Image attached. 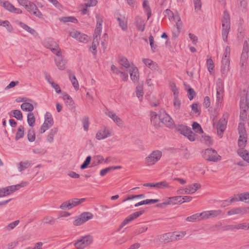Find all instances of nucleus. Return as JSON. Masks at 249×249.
Wrapping results in <instances>:
<instances>
[{"label":"nucleus","mask_w":249,"mask_h":249,"mask_svg":"<svg viewBox=\"0 0 249 249\" xmlns=\"http://www.w3.org/2000/svg\"><path fill=\"white\" fill-rule=\"evenodd\" d=\"M240 119L244 121L247 119L246 111L249 109V85L247 90H244L241 93L240 102Z\"/></svg>","instance_id":"1"},{"label":"nucleus","mask_w":249,"mask_h":249,"mask_svg":"<svg viewBox=\"0 0 249 249\" xmlns=\"http://www.w3.org/2000/svg\"><path fill=\"white\" fill-rule=\"evenodd\" d=\"M222 36L224 41L228 40V36L230 30V17L227 10H225L222 19Z\"/></svg>","instance_id":"2"},{"label":"nucleus","mask_w":249,"mask_h":249,"mask_svg":"<svg viewBox=\"0 0 249 249\" xmlns=\"http://www.w3.org/2000/svg\"><path fill=\"white\" fill-rule=\"evenodd\" d=\"M238 130L239 134L238 145L241 149H243L245 147L247 142V133L244 123H239Z\"/></svg>","instance_id":"3"},{"label":"nucleus","mask_w":249,"mask_h":249,"mask_svg":"<svg viewBox=\"0 0 249 249\" xmlns=\"http://www.w3.org/2000/svg\"><path fill=\"white\" fill-rule=\"evenodd\" d=\"M176 129L178 132L186 137L190 141H195L196 135L190 127L183 124H180L176 127Z\"/></svg>","instance_id":"4"},{"label":"nucleus","mask_w":249,"mask_h":249,"mask_svg":"<svg viewBox=\"0 0 249 249\" xmlns=\"http://www.w3.org/2000/svg\"><path fill=\"white\" fill-rule=\"evenodd\" d=\"M203 157L209 161L217 162L221 159V157L212 148H207L203 152Z\"/></svg>","instance_id":"5"},{"label":"nucleus","mask_w":249,"mask_h":249,"mask_svg":"<svg viewBox=\"0 0 249 249\" xmlns=\"http://www.w3.org/2000/svg\"><path fill=\"white\" fill-rule=\"evenodd\" d=\"M93 241V237L90 235H87L74 243V246L77 249H83L90 245Z\"/></svg>","instance_id":"6"},{"label":"nucleus","mask_w":249,"mask_h":249,"mask_svg":"<svg viewBox=\"0 0 249 249\" xmlns=\"http://www.w3.org/2000/svg\"><path fill=\"white\" fill-rule=\"evenodd\" d=\"M162 156V152L160 150L153 151L145 158V163L147 166H151L157 162Z\"/></svg>","instance_id":"7"},{"label":"nucleus","mask_w":249,"mask_h":249,"mask_svg":"<svg viewBox=\"0 0 249 249\" xmlns=\"http://www.w3.org/2000/svg\"><path fill=\"white\" fill-rule=\"evenodd\" d=\"M228 117V114L224 113L222 118L218 122L216 129L217 134L220 138H222L223 132L226 128Z\"/></svg>","instance_id":"8"},{"label":"nucleus","mask_w":249,"mask_h":249,"mask_svg":"<svg viewBox=\"0 0 249 249\" xmlns=\"http://www.w3.org/2000/svg\"><path fill=\"white\" fill-rule=\"evenodd\" d=\"M53 119L51 113L47 112L45 115L44 123L40 128V133H44L47 129L51 127L53 124Z\"/></svg>","instance_id":"9"},{"label":"nucleus","mask_w":249,"mask_h":249,"mask_svg":"<svg viewBox=\"0 0 249 249\" xmlns=\"http://www.w3.org/2000/svg\"><path fill=\"white\" fill-rule=\"evenodd\" d=\"M144 212V210H141L138 212H136L124 219V220L121 223L120 228L121 229L125 225L127 224L129 222L134 220L135 219L139 217L140 216L142 215Z\"/></svg>","instance_id":"10"},{"label":"nucleus","mask_w":249,"mask_h":249,"mask_svg":"<svg viewBox=\"0 0 249 249\" xmlns=\"http://www.w3.org/2000/svg\"><path fill=\"white\" fill-rule=\"evenodd\" d=\"M110 135V131L106 126H104L97 132L95 137L98 140H101L109 137Z\"/></svg>","instance_id":"11"},{"label":"nucleus","mask_w":249,"mask_h":249,"mask_svg":"<svg viewBox=\"0 0 249 249\" xmlns=\"http://www.w3.org/2000/svg\"><path fill=\"white\" fill-rule=\"evenodd\" d=\"M145 187H154L159 189H165L170 187L169 184L166 181L157 183H147L143 184Z\"/></svg>","instance_id":"12"},{"label":"nucleus","mask_w":249,"mask_h":249,"mask_svg":"<svg viewBox=\"0 0 249 249\" xmlns=\"http://www.w3.org/2000/svg\"><path fill=\"white\" fill-rule=\"evenodd\" d=\"M221 210H211L202 212L203 219H209L216 217L221 213Z\"/></svg>","instance_id":"13"},{"label":"nucleus","mask_w":249,"mask_h":249,"mask_svg":"<svg viewBox=\"0 0 249 249\" xmlns=\"http://www.w3.org/2000/svg\"><path fill=\"white\" fill-rule=\"evenodd\" d=\"M173 232H168L160 236V240L161 242L167 243L169 242H174Z\"/></svg>","instance_id":"14"},{"label":"nucleus","mask_w":249,"mask_h":249,"mask_svg":"<svg viewBox=\"0 0 249 249\" xmlns=\"http://www.w3.org/2000/svg\"><path fill=\"white\" fill-rule=\"evenodd\" d=\"M106 114L109 117L111 118L119 127L123 126V121L118 116H117L116 114L114 112L109 111L106 112Z\"/></svg>","instance_id":"15"},{"label":"nucleus","mask_w":249,"mask_h":249,"mask_svg":"<svg viewBox=\"0 0 249 249\" xmlns=\"http://www.w3.org/2000/svg\"><path fill=\"white\" fill-rule=\"evenodd\" d=\"M96 27L95 29L94 35H98L99 36H100L102 30V25L103 21L102 18L98 14L96 15Z\"/></svg>","instance_id":"16"},{"label":"nucleus","mask_w":249,"mask_h":249,"mask_svg":"<svg viewBox=\"0 0 249 249\" xmlns=\"http://www.w3.org/2000/svg\"><path fill=\"white\" fill-rule=\"evenodd\" d=\"M151 122L152 124L155 127H158L160 125L161 122V115L158 116V114L154 111L151 113Z\"/></svg>","instance_id":"17"},{"label":"nucleus","mask_w":249,"mask_h":249,"mask_svg":"<svg viewBox=\"0 0 249 249\" xmlns=\"http://www.w3.org/2000/svg\"><path fill=\"white\" fill-rule=\"evenodd\" d=\"M129 73L131 80L134 82H137L139 79V72L138 68L133 65L129 70Z\"/></svg>","instance_id":"18"},{"label":"nucleus","mask_w":249,"mask_h":249,"mask_svg":"<svg viewBox=\"0 0 249 249\" xmlns=\"http://www.w3.org/2000/svg\"><path fill=\"white\" fill-rule=\"evenodd\" d=\"M247 213V208L243 207H238L232 209L227 212V214L229 215L234 214H244Z\"/></svg>","instance_id":"19"},{"label":"nucleus","mask_w":249,"mask_h":249,"mask_svg":"<svg viewBox=\"0 0 249 249\" xmlns=\"http://www.w3.org/2000/svg\"><path fill=\"white\" fill-rule=\"evenodd\" d=\"M161 122L167 126H170L173 124V121L168 114L164 112L162 115H161Z\"/></svg>","instance_id":"20"},{"label":"nucleus","mask_w":249,"mask_h":249,"mask_svg":"<svg viewBox=\"0 0 249 249\" xmlns=\"http://www.w3.org/2000/svg\"><path fill=\"white\" fill-rule=\"evenodd\" d=\"M166 204L168 205H175V204H182V202L181 199V196H176L173 197H168L166 200Z\"/></svg>","instance_id":"21"},{"label":"nucleus","mask_w":249,"mask_h":249,"mask_svg":"<svg viewBox=\"0 0 249 249\" xmlns=\"http://www.w3.org/2000/svg\"><path fill=\"white\" fill-rule=\"evenodd\" d=\"M221 72L223 74L226 73L229 70L230 66V59L226 58H223L221 61Z\"/></svg>","instance_id":"22"},{"label":"nucleus","mask_w":249,"mask_h":249,"mask_svg":"<svg viewBox=\"0 0 249 249\" xmlns=\"http://www.w3.org/2000/svg\"><path fill=\"white\" fill-rule=\"evenodd\" d=\"M203 219L202 213H197L186 218V220L188 222H194Z\"/></svg>","instance_id":"23"},{"label":"nucleus","mask_w":249,"mask_h":249,"mask_svg":"<svg viewBox=\"0 0 249 249\" xmlns=\"http://www.w3.org/2000/svg\"><path fill=\"white\" fill-rule=\"evenodd\" d=\"M117 20L119 22V26L123 31H126L127 29V19L124 16L118 17Z\"/></svg>","instance_id":"24"},{"label":"nucleus","mask_w":249,"mask_h":249,"mask_svg":"<svg viewBox=\"0 0 249 249\" xmlns=\"http://www.w3.org/2000/svg\"><path fill=\"white\" fill-rule=\"evenodd\" d=\"M68 72L69 73L70 80H71L74 88L75 90H77L79 89V84L75 75L74 73H71V71L69 70L68 71Z\"/></svg>","instance_id":"25"},{"label":"nucleus","mask_w":249,"mask_h":249,"mask_svg":"<svg viewBox=\"0 0 249 249\" xmlns=\"http://www.w3.org/2000/svg\"><path fill=\"white\" fill-rule=\"evenodd\" d=\"M55 61L57 67L60 70H63L65 69L66 62L63 59L61 55L57 56V58H55Z\"/></svg>","instance_id":"26"},{"label":"nucleus","mask_w":249,"mask_h":249,"mask_svg":"<svg viewBox=\"0 0 249 249\" xmlns=\"http://www.w3.org/2000/svg\"><path fill=\"white\" fill-rule=\"evenodd\" d=\"M248 58V53L246 52H242L241 54L240 65L242 69H244V66L247 64V61Z\"/></svg>","instance_id":"27"},{"label":"nucleus","mask_w":249,"mask_h":249,"mask_svg":"<svg viewBox=\"0 0 249 249\" xmlns=\"http://www.w3.org/2000/svg\"><path fill=\"white\" fill-rule=\"evenodd\" d=\"M18 24L20 27H21L22 28H23V29H24L25 30H26V31H27L28 32H29V33H30L32 35H34L36 33V31L34 29L31 28V27L28 26L27 25H26V24L24 23L23 22H22L21 21H18Z\"/></svg>","instance_id":"28"},{"label":"nucleus","mask_w":249,"mask_h":249,"mask_svg":"<svg viewBox=\"0 0 249 249\" xmlns=\"http://www.w3.org/2000/svg\"><path fill=\"white\" fill-rule=\"evenodd\" d=\"M0 5L2 6L5 10L11 12L14 5L8 1H3L0 0Z\"/></svg>","instance_id":"29"},{"label":"nucleus","mask_w":249,"mask_h":249,"mask_svg":"<svg viewBox=\"0 0 249 249\" xmlns=\"http://www.w3.org/2000/svg\"><path fill=\"white\" fill-rule=\"evenodd\" d=\"M58 131V129L56 127H53L50 131L48 136H47V141L51 143L53 141V136L57 133Z\"/></svg>","instance_id":"30"},{"label":"nucleus","mask_w":249,"mask_h":249,"mask_svg":"<svg viewBox=\"0 0 249 249\" xmlns=\"http://www.w3.org/2000/svg\"><path fill=\"white\" fill-rule=\"evenodd\" d=\"M237 153L245 160L249 162V153L247 150L241 149L238 150Z\"/></svg>","instance_id":"31"},{"label":"nucleus","mask_w":249,"mask_h":249,"mask_svg":"<svg viewBox=\"0 0 249 249\" xmlns=\"http://www.w3.org/2000/svg\"><path fill=\"white\" fill-rule=\"evenodd\" d=\"M173 232L174 237V241L181 239L186 234V232L185 231H174Z\"/></svg>","instance_id":"32"},{"label":"nucleus","mask_w":249,"mask_h":249,"mask_svg":"<svg viewBox=\"0 0 249 249\" xmlns=\"http://www.w3.org/2000/svg\"><path fill=\"white\" fill-rule=\"evenodd\" d=\"M118 62L121 66H122L123 67H124L126 69L130 67V65L128 61V59L125 57H120L118 60Z\"/></svg>","instance_id":"33"},{"label":"nucleus","mask_w":249,"mask_h":249,"mask_svg":"<svg viewBox=\"0 0 249 249\" xmlns=\"http://www.w3.org/2000/svg\"><path fill=\"white\" fill-rule=\"evenodd\" d=\"M24 135V126L22 125H20L18 129L16 134L15 140H18L19 139L22 138Z\"/></svg>","instance_id":"34"},{"label":"nucleus","mask_w":249,"mask_h":249,"mask_svg":"<svg viewBox=\"0 0 249 249\" xmlns=\"http://www.w3.org/2000/svg\"><path fill=\"white\" fill-rule=\"evenodd\" d=\"M20 107L23 110L26 111L31 112L34 109L33 105L32 104L28 102H25L22 104Z\"/></svg>","instance_id":"35"},{"label":"nucleus","mask_w":249,"mask_h":249,"mask_svg":"<svg viewBox=\"0 0 249 249\" xmlns=\"http://www.w3.org/2000/svg\"><path fill=\"white\" fill-rule=\"evenodd\" d=\"M142 6L145 12L147 13V18L149 19L151 16V9L149 5V2L147 0H144L142 4Z\"/></svg>","instance_id":"36"},{"label":"nucleus","mask_w":249,"mask_h":249,"mask_svg":"<svg viewBox=\"0 0 249 249\" xmlns=\"http://www.w3.org/2000/svg\"><path fill=\"white\" fill-rule=\"evenodd\" d=\"M30 163L29 161H21L18 166V169L21 172L30 166Z\"/></svg>","instance_id":"37"},{"label":"nucleus","mask_w":249,"mask_h":249,"mask_svg":"<svg viewBox=\"0 0 249 249\" xmlns=\"http://www.w3.org/2000/svg\"><path fill=\"white\" fill-rule=\"evenodd\" d=\"M85 200V198H74L71 199H70L71 204V205L72 208L80 205L81 203L83 202Z\"/></svg>","instance_id":"38"},{"label":"nucleus","mask_w":249,"mask_h":249,"mask_svg":"<svg viewBox=\"0 0 249 249\" xmlns=\"http://www.w3.org/2000/svg\"><path fill=\"white\" fill-rule=\"evenodd\" d=\"M201 185L199 183H195L189 185L187 187H188L189 191L192 194H194L197 190L201 188Z\"/></svg>","instance_id":"39"},{"label":"nucleus","mask_w":249,"mask_h":249,"mask_svg":"<svg viewBox=\"0 0 249 249\" xmlns=\"http://www.w3.org/2000/svg\"><path fill=\"white\" fill-rule=\"evenodd\" d=\"M36 118L33 113H29L27 115V122L28 124L33 127L35 123Z\"/></svg>","instance_id":"40"},{"label":"nucleus","mask_w":249,"mask_h":249,"mask_svg":"<svg viewBox=\"0 0 249 249\" xmlns=\"http://www.w3.org/2000/svg\"><path fill=\"white\" fill-rule=\"evenodd\" d=\"M200 141L210 146L212 144L213 142L211 138L209 136L203 135L200 138Z\"/></svg>","instance_id":"41"},{"label":"nucleus","mask_w":249,"mask_h":249,"mask_svg":"<svg viewBox=\"0 0 249 249\" xmlns=\"http://www.w3.org/2000/svg\"><path fill=\"white\" fill-rule=\"evenodd\" d=\"M80 216L82 218L84 223L92 218L93 216V214L89 212L83 213L81 214H80Z\"/></svg>","instance_id":"42"},{"label":"nucleus","mask_w":249,"mask_h":249,"mask_svg":"<svg viewBox=\"0 0 249 249\" xmlns=\"http://www.w3.org/2000/svg\"><path fill=\"white\" fill-rule=\"evenodd\" d=\"M136 95L140 99V100H142L143 95V87L142 85H138L136 89Z\"/></svg>","instance_id":"43"},{"label":"nucleus","mask_w":249,"mask_h":249,"mask_svg":"<svg viewBox=\"0 0 249 249\" xmlns=\"http://www.w3.org/2000/svg\"><path fill=\"white\" fill-rule=\"evenodd\" d=\"M192 128L196 133L199 134H202L203 133V130L202 129L201 125L197 122H193L192 124Z\"/></svg>","instance_id":"44"},{"label":"nucleus","mask_w":249,"mask_h":249,"mask_svg":"<svg viewBox=\"0 0 249 249\" xmlns=\"http://www.w3.org/2000/svg\"><path fill=\"white\" fill-rule=\"evenodd\" d=\"M0 26L6 27V29L9 32H11L13 30V28L8 20L1 21L0 20Z\"/></svg>","instance_id":"45"},{"label":"nucleus","mask_w":249,"mask_h":249,"mask_svg":"<svg viewBox=\"0 0 249 249\" xmlns=\"http://www.w3.org/2000/svg\"><path fill=\"white\" fill-rule=\"evenodd\" d=\"M181 106L180 100L178 99V96H174V106L175 110L178 111Z\"/></svg>","instance_id":"46"},{"label":"nucleus","mask_w":249,"mask_h":249,"mask_svg":"<svg viewBox=\"0 0 249 249\" xmlns=\"http://www.w3.org/2000/svg\"><path fill=\"white\" fill-rule=\"evenodd\" d=\"M26 185V183H21L19 184H17L16 185H12L10 186H8L9 189L11 190V193H13V192L18 190L20 188L24 187Z\"/></svg>","instance_id":"47"},{"label":"nucleus","mask_w":249,"mask_h":249,"mask_svg":"<svg viewBox=\"0 0 249 249\" xmlns=\"http://www.w3.org/2000/svg\"><path fill=\"white\" fill-rule=\"evenodd\" d=\"M181 25V22H180V20H178V22H177L175 25V28L174 29L173 34L174 36H177L179 33L180 26Z\"/></svg>","instance_id":"48"},{"label":"nucleus","mask_w":249,"mask_h":249,"mask_svg":"<svg viewBox=\"0 0 249 249\" xmlns=\"http://www.w3.org/2000/svg\"><path fill=\"white\" fill-rule=\"evenodd\" d=\"M28 140L29 142H33L35 140L36 135L33 129H29L27 134Z\"/></svg>","instance_id":"49"},{"label":"nucleus","mask_w":249,"mask_h":249,"mask_svg":"<svg viewBox=\"0 0 249 249\" xmlns=\"http://www.w3.org/2000/svg\"><path fill=\"white\" fill-rule=\"evenodd\" d=\"M60 208L63 210H70L72 208L70 200L63 202L60 206Z\"/></svg>","instance_id":"50"},{"label":"nucleus","mask_w":249,"mask_h":249,"mask_svg":"<svg viewBox=\"0 0 249 249\" xmlns=\"http://www.w3.org/2000/svg\"><path fill=\"white\" fill-rule=\"evenodd\" d=\"M235 230H249V223H243L235 225Z\"/></svg>","instance_id":"51"},{"label":"nucleus","mask_w":249,"mask_h":249,"mask_svg":"<svg viewBox=\"0 0 249 249\" xmlns=\"http://www.w3.org/2000/svg\"><path fill=\"white\" fill-rule=\"evenodd\" d=\"M207 66L209 71L212 73L214 68V63L212 58H210L207 60Z\"/></svg>","instance_id":"52"},{"label":"nucleus","mask_w":249,"mask_h":249,"mask_svg":"<svg viewBox=\"0 0 249 249\" xmlns=\"http://www.w3.org/2000/svg\"><path fill=\"white\" fill-rule=\"evenodd\" d=\"M19 221L18 220H16L14 222L9 224L6 227H5V229L7 231L13 230L19 224Z\"/></svg>","instance_id":"53"},{"label":"nucleus","mask_w":249,"mask_h":249,"mask_svg":"<svg viewBox=\"0 0 249 249\" xmlns=\"http://www.w3.org/2000/svg\"><path fill=\"white\" fill-rule=\"evenodd\" d=\"M29 12L31 13L34 10H37V7L36 5L30 1L27 7L25 8Z\"/></svg>","instance_id":"54"},{"label":"nucleus","mask_w":249,"mask_h":249,"mask_svg":"<svg viewBox=\"0 0 249 249\" xmlns=\"http://www.w3.org/2000/svg\"><path fill=\"white\" fill-rule=\"evenodd\" d=\"M13 113V117L18 120H22L23 118L22 114L19 110H13L12 111Z\"/></svg>","instance_id":"55"},{"label":"nucleus","mask_w":249,"mask_h":249,"mask_svg":"<svg viewBox=\"0 0 249 249\" xmlns=\"http://www.w3.org/2000/svg\"><path fill=\"white\" fill-rule=\"evenodd\" d=\"M82 123L83 124L84 129L85 131H88L89 127V117L86 116H84L82 120Z\"/></svg>","instance_id":"56"},{"label":"nucleus","mask_w":249,"mask_h":249,"mask_svg":"<svg viewBox=\"0 0 249 249\" xmlns=\"http://www.w3.org/2000/svg\"><path fill=\"white\" fill-rule=\"evenodd\" d=\"M50 49L54 54L57 55V56H60V55H61L60 49L58 45H57L56 43H55V45L53 48H50Z\"/></svg>","instance_id":"57"},{"label":"nucleus","mask_w":249,"mask_h":249,"mask_svg":"<svg viewBox=\"0 0 249 249\" xmlns=\"http://www.w3.org/2000/svg\"><path fill=\"white\" fill-rule=\"evenodd\" d=\"M145 196L144 194H140L137 195H132L128 196L126 198L123 200V202H125L127 200H130L134 198H144Z\"/></svg>","instance_id":"58"},{"label":"nucleus","mask_w":249,"mask_h":249,"mask_svg":"<svg viewBox=\"0 0 249 249\" xmlns=\"http://www.w3.org/2000/svg\"><path fill=\"white\" fill-rule=\"evenodd\" d=\"M216 91L224 92L223 83L220 79H219L216 82Z\"/></svg>","instance_id":"59"},{"label":"nucleus","mask_w":249,"mask_h":249,"mask_svg":"<svg viewBox=\"0 0 249 249\" xmlns=\"http://www.w3.org/2000/svg\"><path fill=\"white\" fill-rule=\"evenodd\" d=\"M91 158L90 156H88L83 164L81 165L80 168L81 169H85L88 167L91 161Z\"/></svg>","instance_id":"60"},{"label":"nucleus","mask_w":249,"mask_h":249,"mask_svg":"<svg viewBox=\"0 0 249 249\" xmlns=\"http://www.w3.org/2000/svg\"><path fill=\"white\" fill-rule=\"evenodd\" d=\"M170 86L171 90L173 92L174 96H178L179 93L178 89L177 88L175 83H170Z\"/></svg>","instance_id":"61"},{"label":"nucleus","mask_w":249,"mask_h":249,"mask_svg":"<svg viewBox=\"0 0 249 249\" xmlns=\"http://www.w3.org/2000/svg\"><path fill=\"white\" fill-rule=\"evenodd\" d=\"M149 40L150 42V45L151 48V49L153 52H155L157 51V45L154 44V37L152 35H150L149 37Z\"/></svg>","instance_id":"62"},{"label":"nucleus","mask_w":249,"mask_h":249,"mask_svg":"<svg viewBox=\"0 0 249 249\" xmlns=\"http://www.w3.org/2000/svg\"><path fill=\"white\" fill-rule=\"evenodd\" d=\"M187 92L188 94V98L190 100H192L196 96L195 91L193 88H189L187 89Z\"/></svg>","instance_id":"63"},{"label":"nucleus","mask_w":249,"mask_h":249,"mask_svg":"<svg viewBox=\"0 0 249 249\" xmlns=\"http://www.w3.org/2000/svg\"><path fill=\"white\" fill-rule=\"evenodd\" d=\"M239 197V201H244L249 199V193H245L240 194Z\"/></svg>","instance_id":"64"}]
</instances>
